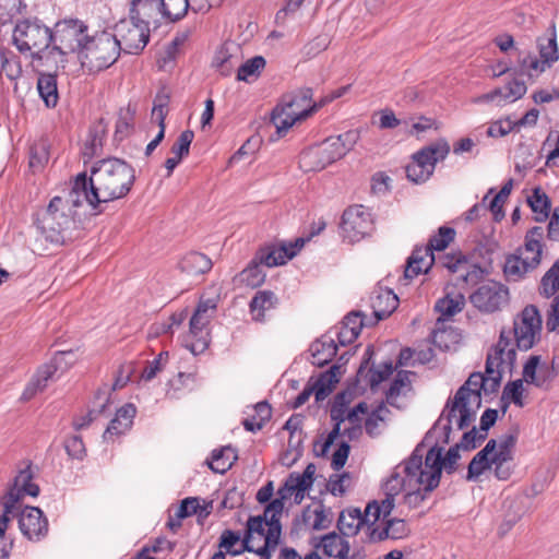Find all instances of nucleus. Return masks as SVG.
Returning <instances> with one entry per match:
<instances>
[{
    "label": "nucleus",
    "instance_id": "obj_1",
    "mask_svg": "<svg viewBox=\"0 0 559 559\" xmlns=\"http://www.w3.org/2000/svg\"><path fill=\"white\" fill-rule=\"evenodd\" d=\"M135 169L126 160L110 157L97 160L86 173L78 174L71 186L72 205L86 201L91 209L103 213L102 204L126 198L135 182Z\"/></svg>",
    "mask_w": 559,
    "mask_h": 559
},
{
    "label": "nucleus",
    "instance_id": "obj_2",
    "mask_svg": "<svg viewBox=\"0 0 559 559\" xmlns=\"http://www.w3.org/2000/svg\"><path fill=\"white\" fill-rule=\"evenodd\" d=\"M442 452L443 448L436 444L427 452L425 461H423V443H419L411 456L396 467V469L402 467L407 479L414 480V484L419 486L416 490L407 493L408 504L417 506L426 499L427 493L439 486L443 467Z\"/></svg>",
    "mask_w": 559,
    "mask_h": 559
},
{
    "label": "nucleus",
    "instance_id": "obj_3",
    "mask_svg": "<svg viewBox=\"0 0 559 559\" xmlns=\"http://www.w3.org/2000/svg\"><path fill=\"white\" fill-rule=\"evenodd\" d=\"M481 386H484V374L474 372L459 388L453 400H448L437 421L440 424L443 419L447 420L442 427L444 443L449 442L452 432V418L456 413H459L456 425L460 430L467 428L475 420L476 412L481 405Z\"/></svg>",
    "mask_w": 559,
    "mask_h": 559
},
{
    "label": "nucleus",
    "instance_id": "obj_4",
    "mask_svg": "<svg viewBox=\"0 0 559 559\" xmlns=\"http://www.w3.org/2000/svg\"><path fill=\"white\" fill-rule=\"evenodd\" d=\"M34 223L40 235L51 243L63 245L80 235V221L61 197H53L45 210L37 212Z\"/></svg>",
    "mask_w": 559,
    "mask_h": 559
},
{
    "label": "nucleus",
    "instance_id": "obj_5",
    "mask_svg": "<svg viewBox=\"0 0 559 559\" xmlns=\"http://www.w3.org/2000/svg\"><path fill=\"white\" fill-rule=\"evenodd\" d=\"M542 331V316L535 305H527L514 318L513 326L502 329L499 341L492 348L516 349L527 352L539 341Z\"/></svg>",
    "mask_w": 559,
    "mask_h": 559
},
{
    "label": "nucleus",
    "instance_id": "obj_6",
    "mask_svg": "<svg viewBox=\"0 0 559 559\" xmlns=\"http://www.w3.org/2000/svg\"><path fill=\"white\" fill-rule=\"evenodd\" d=\"M121 51L122 46L117 35L107 31L97 32L93 36L88 35L80 60L91 71L99 72L111 67Z\"/></svg>",
    "mask_w": 559,
    "mask_h": 559
},
{
    "label": "nucleus",
    "instance_id": "obj_7",
    "mask_svg": "<svg viewBox=\"0 0 559 559\" xmlns=\"http://www.w3.org/2000/svg\"><path fill=\"white\" fill-rule=\"evenodd\" d=\"M455 234L454 228L441 226L426 246H416L407 259L404 278L411 281L421 273H427L435 263L433 251L444 250L454 240Z\"/></svg>",
    "mask_w": 559,
    "mask_h": 559
},
{
    "label": "nucleus",
    "instance_id": "obj_8",
    "mask_svg": "<svg viewBox=\"0 0 559 559\" xmlns=\"http://www.w3.org/2000/svg\"><path fill=\"white\" fill-rule=\"evenodd\" d=\"M12 44L21 55L31 58L44 45L51 44L50 27L38 17L19 19L12 31Z\"/></svg>",
    "mask_w": 559,
    "mask_h": 559
},
{
    "label": "nucleus",
    "instance_id": "obj_9",
    "mask_svg": "<svg viewBox=\"0 0 559 559\" xmlns=\"http://www.w3.org/2000/svg\"><path fill=\"white\" fill-rule=\"evenodd\" d=\"M450 150L448 141L439 139L415 152L405 167L407 179L416 185L426 182L433 175L437 163L444 160Z\"/></svg>",
    "mask_w": 559,
    "mask_h": 559
},
{
    "label": "nucleus",
    "instance_id": "obj_10",
    "mask_svg": "<svg viewBox=\"0 0 559 559\" xmlns=\"http://www.w3.org/2000/svg\"><path fill=\"white\" fill-rule=\"evenodd\" d=\"M316 466L309 463L301 474L292 473L284 481L283 486L277 490L278 497L270 500L264 509V514L270 513L282 515L284 510V501L292 495H295V502L300 503L305 498V492L312 487L314 481Z\"/></svg>",
    "mask_w": 559,
    "mask_h": 559
},
{
    "label": "nucleus",
    "instance_id": "obj_11",
    "mask_svg": "<svg viewBox=\"0 0 559 559\" xmlns=\"http://www.w3.org/2000/svg\"><path fill=\"white\" fill-rule=\"evenodd\" d=\"M87 25L78 19L58 21L51 32V44L58 46L68 56L76 53L79 59L87 41Z\"/></svg>",
    "mask_w": 559,
    "mask_h": 559
},
{
    "label": "nucleus",
    "instance_id": "obj_12",
    "mask_svg": "<svg viewBox=\"0 0 559 559\" xmlns=\"http://www.w3.org/2000/svg\"><path fill=\"white\" fill-rule=\"evenodd\" d=\"M342 157L343 148L338 141L330 136L320 144L305 150L299 156V164L305 171H319Z\"/></svg>",
    "mask_w": 559,
    "mask_h": 559
},
{
    "label": "nucleus",
    "instance_id": "obj_13",
    "mask_svg": "<svg viewBox=\"0 0 559 559\" xmlns=\"http://www.w3.org/2000/svg\"><path fill=\"white\" fill-rule=\"evenodd\" d=\"M516 361V354L513 349L491 348L487 354L485 374H484V386L481 391L486 395L493 394L500 388L502 379V366H507L512 369Z\"/></svg>",
    "mask_w": 559,
    "mask_h": 559
},
{
    "label": "nucleus",
    "instance_id": "obj_14",
    "mask_svg": "<svg viewBox=\"0 0 559 559\" xmlns=\"http://www.w3.org/2000/svg\"><path fill=\"white\" fill-rule=\"evenodd\" d=\"M469 301L480 312L493 313L508 304L509 289L501 283L490 281L471 294Z\"/></svg>",
    "mask_w": 559,
    "mask_h": 559
},
{
    "label": "nucleus",
    "instance_id": "obj_15",
    "mask_svg": "<svg viewBox=\"0 0 559 559\" xmlns=\"http://www.w3.org/2000/svg\"><path fill=\"white\" fill-rule=\"evenodd\" d=\"M150 28L129 19H121L115 25V33L126 53L136 55L141 52L150 40Z\"/></svg>",
    "mask_w": 559,
    "mask_h": 559
},
{
    "label": "nucleus",
    "instance_id": "obj_16",
    "mask_svg": "<svg viewBox=\"0 0 559 559\" xmlns=\"http://www.w3.org/2000/svg\"><path fill=\"white\" fill-rule=\"evenodd\" d=\"M341 228L344 238L357 242L371 233V215L362 205L349 206L342 215Z\"/></svg>",
    "mask_w": 559,
    "mask_h": 559
},
{
    "label": "nucleus",
    "instance_id": "obj_17",
    "mask_svg": "<svg viewBox=\"0 0 559 559\" xmlns=\"http://www.w3.org/2000/svg\"><path fill=\"white\" fill-rule=\"evenodd\" d=\"M523 380L537 389L548 391L558 376L555 358L551 362L542 360L539 355H531L523 366Z\"/></svg>",
    "mask_w": 559,
    "mask_h": 559
},
{
    "label": "nucleus",
    "instance_id": "obj_18",
    "mask_svg": "<svg viewBox=\"0 0 559 559\" xmlns=\"http://www.w3.org/2000/svg\"><path fill=\"white\" fill-rule=\"evenodd\" d=\"M19 527L21 533L32 542L44 539L49 532L48 519L37 507H25L19 510Z\"/></svg>",
    "mask_w": 559,
    "mask_h": 559
},
{
    "label": "nucleus",
    "instance_id": "obj_19",
    "mask_svg": "<svg viewBox=\"0 0 559 559\" xmlns=\"http://www.w3.org/2000/svg\"><path fill=\"white\" fill-rule=\"evenodd\" d=\"M34 477L33 463L31 461H24L19 466L17 474L14 476L3 496L17 503H20L25 496L37 497L40 489L37 484L33 483Z\"/></svg>",
    "mask_w": 559,
    "mask_h": 559
},
{
    "label": "nucleus",
    "instance_id": "obj_20",
    "mask_svg": "<svg viewBox=\"0 0 559 559\" xmlns=\"http://www.w3.org/2000/svg\"><path fill=\"white\" fill-rule=\"evenodd\" d=\"M67 63L68 55L55 44L44 45V48L32 53L31 57V64L36 73L38 71H46V73H56L58 75L59 70H63Z\"/></svg>",
    "mask_w": 559,
    "mask_h": 559
},
{
    "label": "nucleus",
    "instance_id": "obj_21",
    "mask_svg": "<svg viewBox=\"0 0 559 559\" xmlns=\"http://www.w3.org/2000/svg\"><path fill=\"white\" fill-rule=\"evenodd\" d=\"M374 348L373 345H368L365 349L361 362L357 370L356 377L357 381H366V383L374 389L382 381L386 380L393 373V364L392 361L383 362L380 368L370 367L369 365L373 358Z\"/></svg>",
    "mask_w": 559,
    "mask_h": 559
},
{
    "label": "nucleus",
    "instance_id": "obj_22",
    "mask_svg": "<svg viewBox=\"0 0 559 559\" xmlns=\"http://www.w3.org/2000/svg\"><path fill=\"white\" fill-rule=\"evenodd\" d=\"M542 260V255L535 252H524V247L506 258L503 272L511 281L521 280L527 272L535 270Z\"/></svg>",
    "mask_w": 559,
    "mask_h": 559
},
{
    "label": "nucleus",
    "instance_id": "obj_23",
    "mask_svg": "<svg viewBox=\"0 0 559 559\" xmlns=\"http://www.w3.org/2000/svg\"><path fill=\"white\" fill-rule=\"evenodd\" d=\"M129 16L147 28L152 24L155 27L159 26L162 19L159 0H131Z\"/></svg>",
    "mask_w": 559,
    "mask_h": 559
},
{
    "label": "nucleus",
    "instance_id": "obj_24",
    "mask_svg": "<svg viewBox=\"0 0 559 559\" xmlns=\"http://www.w3.org/2000/svg\"><path fill=\"white\" fill-rule=\"evenodd\" d=\"M411 530L407 523L402 519H388L383 527L373 526V523L368 524L367 542L380 543L385 539H401L407 537Z\"/></svg>",
    "mask_w": 559,
    "mask_h": 559
},
{
    "label": "nucleus",
    "instance_id": "obj_25",
    "mask_svg": "<svg viewBox=\"0 0 559 559\" xmlns=\"http://www.w3.org/2000/svg\"><path fill=\"white\" fill-rule=\"evenodd\" d=\"M441 264L453 274L460 273L457 280L466 284L475 282L481 273L480 267L469 263L468 259L462 253L443 255Z\"/></svg>",
    "mask_w": 559,
    "mask_h": 559
},
{
    "label": "nucleus",
    "instance_id": "obj_26",
    "mask_svg": "<svg viewBox=\"0 0 559 559\" xmlns=\"http://www.w3.org/2000/svg\"><path fill=\"white\" fill-rule=\"evenodd\" d=\"M313 114V108L292 110L282 103L277 105L271 115V121L276 127L278 135H284L297 121L305 120Z\"/></svg>",
    "mask_w": 559,
    "mask_h": 559
},
{
    "label": "nucleus",
    "instance_id": "obj_27",
    "mask_svg": "<svg viewBox=\"0 0 559 559\" xmlns=\"http://www.w3.org/2000/svg\"><path fill=\"white\" fill-rule=\"evenodd\" d=\"M370 305L373 314L372 323L377 324L395 311L399 307V298L391 289H380L372 293Z\"/></svg>",
    "mask_w": 559,
    "mask_h": 559
},
{
    "label": "nucleus",
    "instance_id": "obj_28",
    "mask_svg": "<svg viewBox=\"0 0 559 559\" xmlns=\"http://www.w3.org/2000/svg\"><path fill=\"white\" fill-rule=\"evenodd\" d=\"M368 524L370 522L366 511L362 513L359 508L354 507L343 510L337 520V528L343 536H355L364 525L368 526Z\"/></svg>",
    "mask_w": 559,
    "mask_h": 559
},
{
    "label": "nucleus",
    "instance_id": "obj_29",
    "mask_svg": "<svg viewBox=\"0 0 559 559\" xmlns=\"http://www.w3.org/2000/svg\"><path fill=\"white\" fill-rule=\"evenodd\" d=\"M66 352L58 353L55 358L41 366L32 381L28 383L26 389L24 390L22 397L24 400H28L32 396H34L38 391H43L47 386L48 380H50L53 374L56 373L58 369V362L64 356Z\"/></svg>",
    "mask_w": 559,
    "mask_h": 559
},
{
    "label": "nucleus",
    "instance_id": "obj_30",
    "mask_svg": "<svg viewBox=\"0 0 559 559\" xmlns=\"http://www.w3.org/2000/svg\"><path fill=\"white\" fill-rule=\"evenodd\" d=\"M309 350L312 357V365L323 367L336 355L337 344L334 342V336L326 332L310 345Z\"/></svg>",
    "mask_w": 559,
    "mask_h": 559
},
{
    "label": "nucleus",
    "instance_id": "obj_31",
    "mask_svg": "<svg viewBox=\"0 0 559 559\" xmlns=\"http://www.w3.org/2000/svg\"><path fill=\"white\" fill-rule=\"evenodd\" d=\"M57 78L56 73H46V71L37 73V91L47 108H55L59 102Z\"/></svg>",
    "mask_w": 559,
    "mask_h": 559
},
{
    "label": "nucleus",
    "instance_id": "obj_32",
    "mask_svg": "<svg viewBox=\"0 0 559 559\" xmlns=\"http://www.w3.org/2000/svg\"><path fill=\"white\" fill-rule=\"evenodd\" d=\"M497 448V440L490 439L472 459L467 466L466 480L475 481L487 469L491 468L490 456Z\"/></svg>",
    "mask_w": 559,
    "mask_h": 559
},
{
    "label": "nucleus",
    "instance_id": "obj_33",
    "mask_svg": "<svg viewBox=\"0 0 559 559\" xmlns=\"http://www.w3.org/2000/svg\"><path fill=\"white\" fill-rule=\"evenodd\" d=\"M255 261L267 267L285 264L289 260L286 249L280 242L267 243L261 247L254 254Z\"/></svg>",
    "mask_w": 559,
    "mask_h": 559
},
{
    "label": "nucleus",
    "instance_id": "obj_34",
    "mask_svg": "<svg viewBox=\"0 0 559 559\" xmlns=\"http://www.w3.org/2000/svg\"><path fill=\"white\" fill-rule=\"evenodd\" d=\"M318 547L322 548V551L326 557L338 559H346L350 550L348 540L344 539L335 532L324 535Z\"/></svg>",
    "mask_w": 559,
    "mask_h": 559
},
{
    "label": "nucleus",
    "instance_id": "obj_35",
    "mask_svg": "<svg viewBox=\"0 0 559 559\" xmlns=\"http://www.w3.org/2000/svg\"><path fill=\"white\" fill-rule=\"evenodd\" d=\"M109 400V394L106 391L98 390L95 394L93 407L85 415L74 419L73 426L75 430L88 427L93 420L105 414Z\"/></svg>",
    "mask_w": 559,
    "mask_h": 559
},
{
    "label": "nucleus",
    "instance_id": "obj_36",
    "mask_svg": "<svg viewBox=\"0 0 559 559\" xmlns=\"http://www.w3.org/2000/svg\"><path fill=\"white\" fill-rule=\"evenodd\" d=\"M212 265L207 255L197 251L187 253L179 262L180 270L190 275L204 274L212 269Z\"/></svg>",
    "mask_w": 559,
    "mask_h": 559
},
{
    "label": "nucleus",
    "instance_id": "obj_37",
    "mask_svg": "<svg viewBox=\"0 0 559 559\" xmlns=\"http://www.w3.org/2000/svg\"><path fill=\"white\" fill-rule=\"evenodd\" d=\"M237 459V450L230 445H226L221 449L213 450L211 461L207 463L209 467L214 473L224 474L233 467Z\"/></svg>",
    "mask_w": 559,
    "mask_h": 559
},
{
    "label": "nucleus",
    "instance_id": "obj_38",
    "mask_svg": "<svg viewBox=\"0 0 559 559\" xmlns=\"http://www.w3.org/2000/svg\"><path fill=\"white\" fill-rule=\"evenodd\" d=\"M527 204L535 214L536 222H545L551 214V201L540 187L533 189L527 197Z\"/></svg>",
    "mask_w": 559,
    "mask_h": 559
},
{
    "label": "nucleus",
    "instance_id": "obj_39",
    "mask_svg": "<svg viewBox=\"0 0 559 559\" xmlns=\"http://www.w3.org/2000/svg\"><path fill=\"white\" fill-rule=\"evenodd\" d=\"M192 0H159L162 20L176 23L182 20L189 10L192 11Z\"/></svg>",
    "mask_w": 559,
    "mask_h": 559
},
{
    "label": "nucleus",
    "instance_id": "obj_40",
    "mask_svg": "<svg viewBox=\"0 0 559 559\" xmlns=\"http://www.w3.org/2000/svg\"><path fill=\"white\" fill-rule=\"evenodd\" d=\"M198 497H188L181 500L174 514H169L166 523L167 527L177 533L181 526V521L186 518L192 516L197 513Z\"/></svg>",
    "mask_w": 559,
    "mask_h": 559
},
{
    "label": "nucleus",
    "instance_id": "obj_41",
    "mask_svg": "<svg viewBox=\"0 0 559 559\" xmlns=\"http://www.w3.org/2000/svg\"><path fill=\"white\" fill-rule=\"evenodd\" d=\"M272 409L267 402H259L253 406V414L242 420V426L247 431H260L271 419Z\"/></svg>",
    "mask_w": 559,
    "mask_h": 559
},
{
    "label": "nucleus",
    "instance_id": "obj_42",
    "mask_svg": "<svg viewBox=\"0 0 559 559\" xmlns=\"http://www.w3.org/2000/svg\"><path fill=\"white\" fill-rule=\"evenodd\" d=\"M276 302L275 294L271 290H260L249 304L250 313L254 321L262 322L266 310L274 308Z\"/></svg>",
    "mask_w": 559,
    "mask_h": 559
},
{
    "label": "nucleus",
    "instance_id": "obj_43",
    "mask_svg": "<svg viewBox=\"0 0 559 559\" xmlns=\"http://www.w3.org/2000/svg\"><path fill=\"white\" fill-rule=\"evenodd\" d=\"M313 91L310 87H302L283 98L282 104L292 110H301L313 108V112L318 109V105L312 102Z\"/></svg>",
    "mask_w": 559,
    "mask_h": 559
},
{
    "label": "nucleus",
    "instance_id": "obj_44",
    "mask_svg": "<svg viewBox=\"0 0 559 559\" xmlns=\"http://www.w3.org/2000/svg\"><path fill=\"white\" fill-rule=\"evenodd\" d=\"M136 108L128 104L126 108H120L116 121L115 140H124L134 128Z\"/></svg>",
    "mask_w": 559,
    "mask_h": 559
},
{
    "label": "nucleus",
    "instance_id": "obj_45",
    "mask_svg": "<svg viewBox=\"0 0 559 559\" xmlns=\"http://www.w3.org/2000/svg\"><path fill=\"white\" fill-rule=\"evenodd\" d=\"M524 382H525V380H523V377H522L521 379L510 381L504 385L502 395H501V402L503 403V405H502L503 412L507 411V408L511 402L514 405H516L518 407L524 406V401H523V392H524L523 383Z\"/></svg>",
    "mask_w": 559,
    "mask_h": 559
},
{
    "label": "nucleus",
    "instance_id": "obj_46",
    "mask_svg": "<svg viewBox=\"0 0 559 559\" xmlns=\"http://www.w3.org/2000/svg\"><path fill=\"white\" fill-rule=\"evenodd\" d=\"M465 305L464 295L457 293L455 295L447 294L443 298H440L435 306V309L442 316L450 318L461 312Z\"/></svg>",
    "mask_w": 559,
    "mask_h": 559
},
{
    "label": "nucleus",
    "instance_id": "obj_47",
    "mask_svg": "<svg viewBox=\"0 0 559 559\" xmlns=\"http://www.w3.org/2000/svg\"><path fill=\"white\" fill-rule=\"evenodd\" d=\"M1 71L11 81L19 79L22 75L21 58L11 50L0 51Z\"/></svg>",
    "mask_w": 559,
    "mask_h": 559
},
{
    "label": "nucleus",
    "instance_id": "obj_48",
    "mask_svg": "<svg viewBox=\"0 0 559 559\" xmlns=\"http://www.w3.org/2000/svg\"><path fill=\"white\" fill-rule=\"evenodd\" d=\"M312 394H314L317 401H322L329 395V389L323 388L321 381H314L312 384L309 382L290 403V408H299L309 400Z\"/></svg>",
    "mask_w": 559,
    "mask_h": 559
},
{
    "label": "nucleus",
    "instance_id": "obj_49",
    "mask_svg": "<svg viewBox=\"0 0 559 559\" xmlns=\"http://www.w3.org/2000/svg\"><path fill=\"white\" fill-rule=\"evenodd\" d=\"M559 290V259L544 274L540 281L539 294L546 298L555 296Z\"/></svg>",
    "mask_w": 559,
    "mask_h": 559
},
{
    "label": "nucleus",
    "instance_id": "obj_50",
    "mask_svg": "<svg viewBox=\"0 0 559 559\" xmlns=\"http://www.w3.org/2000/svg\"><path fill=\"white\" fill-rule=\"evenodd\" d=\"M105 132L106 127L103 126V119H100L98 124L91 128L88 131V136L84 147V155L92 157L100 153Z\"/></svg>",
    "mask_w": 559,
    "mask_h": 559
},
{
    "label": "nucleus",
    "instance_id": "obj_51",
    "mask_svg": "<svg viewBox=\"0 0 559 559\" xmlns=\"http://www.w3.org/2000/svg\"><path fill=\"white\" fill-rule=\"evenodd\" d=\"M394 501L395 497H393V495L386 493L385 499H383L381 503L373 500L367 504L366 513L369 515V518H372L370 523H373V526H376V522L380 519L381 514L383 515L384 520L391 514L394 508Z\"/></svg>",
    "mask_w": 559,
    "mask_h": 559
},
{
    "label": "nucleus",
    "instance_id": "obj_52",
    "mask_svg": "<svg viewBox=\"0 0 559 559\" xmlns=\"http://www.w3.org/2000/svg\"><path fill=\"white\" fill-rule=\"evenodd\" d=\"M266 64L262 56H255L243 62L237 71V80L249 82L250 78H258Z\"/></svg>",
    "mask_w": 559,
    "mask_h": 559
},
{
    "label": "nucleus",
    "instance_id": "obj_53",
    "mask_svg": "<svg viewBox=\"0 0 559 559\" xmlns=\"http://www.w3.org/2000/svg\"><path fill=\"white\" fill-rule=\"evenodd\" d=\"M261 266L262 264L255 261L253 257L248 266L240 273L241 281L251 288L262 285L265 280V273Z\"/></svg>",
    "mask_w": 559,
    "mask_h": 559
},
{
    "label": "nucleus",
    "instance_id": "obj_54",
    "mask_svg": "<svg viewBox=\"0 0 559 559\" xmlns=\"http://www.w3.org/2000/svg\"><path fill=\"white\" fill-rule=\"evenodd\" d=\"M513 187V180L509 179L500 189V191L491 199L488 210L492 213L495 221L499 222L503 218V203L510 195Z\"/></svg>",
    "mask_w": 559,
    "mask_h": 559
},
{
    "label": "nucleus",
    "instance_id": "obj_55",
    "mask_svg": "<svg viewBox=\"0 0 559 559\" xmlns=\"http://www.w3.org/2000/svg\"><path fill=\"white\" fill-rule=\"evenodd\" d=\"M49 152L44 142L34 143L29 147L28 166L33 173L40 171L48 163Z\"/></svg>",
    "mask_w": 559,
    "mask_h": 559
},
{
    "label": "nucleus",
    "instance_id": "obj_56",
    "mask_svg": "<svg viewBox=\"0 0 559 559\" xmlns=\"http://www.w3.org/2000/svg\"><path fill=\"white\" fill-rule=\"evenodd\" d=\"M539 55L543 63L549 67L551 63L559 59V51L555 32L550 37L538 39Z\"/></svg>",
    "mask_w": 559,
    "mask_h": 559
},
{
    "label": "nucleus",
    "instance_id": "obj_57",
    "mask_svg": "<svg viewBox=\"0 0 559 559\" xmlns=\"http://www.w3.org/2000/svg\"><path fill=\"white\" fill-rule=\"evenodd\" d=\"M518 436V428H514L513 431L508 435H503L499 442H497V448L491 454L498 455V459L500 457V460L506 457L513 460V449L516 444Z\"/></svg>",
    "mask_w": 559,
    "mask_h": 559
},
{
    "label": "nucleus",
    "instance_id": "obj_58",
    "mask_svg": "<svg viewBox=\"0 0 559 559\" xmlns=\"http://www.w3.org/2000/svg\"><path fill=\"white\" fill-rule=\"evenodd\" d=\"M240 533L233 530H224L218 540V551L224 550L230 556H239Z\"/></svg>",
    "mask_w": 559,
    "mask_h": 559
},
{
    "label": "nucleus",
    "instance_id": "obj_59",
    "mask_svg": "<svg viewBox=\"0 0 559 559\" xmlns=\"http://www.w3.org/2000/svg\"><path fill=\"white\" fill-rule=\"evenodd\" d=\"M189 38V32H179L175 35L171 41L166 46L163 56L159 59V62H163V66H166L169 62L175 61L179 49Z\"/></svg>",
    "mask_w": 559,
    "mask_h": 559
},
{
    "label": "nucleus",
    "instance_id": "obj_60",
    "mask_svg": "<svg viewBox=\"0 0 559 559\" xmlns=\"http://www.w3.org/2000/svg\"><path fill=\"white\" fill-rule=\"evenodd\" d=\"M544 238V228L540 226H534L527 230L524 239V252H535L542 255Z\"/></svg>",
    "mask_w": 559,
    "mask_h": 559
},
{
    "label": "nucleus",
    "instance_id": "obj_61",
    "mask_svg": "<svg viewBox=\"0 0 559 559\" xmlns=\"http://www.w3.org/2000/svg\"><path fill=\"white\" fill-rule=\"evenodd\" d=\"M328 334H331L334 336V342L341 345L346 346L348 344H352L354 341L357 340L359 336L358 333V325H355V328L347 329L342 323L338 326H333L328 331Z\"/></svg>",
    "mask_w": 559,
    "mask_h": 559
},
{
    "label": "nucleus",
    "instance_id": "obj_62",
    "mask_svg": "<svg viewBox=\"0 0 559 559\" xmlns=\"http://www.w3.org/2000/svg\"><path fill=\"white\" fill-rule=\"evenodd\" d=\"M3 512L0 515V539L4 538L5 531L8 528L11 516L19 518V510L21 504L12 501L9 498L2 497Z\"/></svg>",
    "mask_w": 559,
    "mask_h": 559
},
{
    "label": "nucleus",
    "instance_id": "obj_63",
    "mask_svg": "<svg viewBox=\"0 0 559 559\" xmlns=\"http://www.w3.org/2000/svg\"><path fill=\"white\" fill-rule=\"evenodd\" d=\"M348 401L345 393H338L330 408V416L334 424L342 425L347 420Z\"/></svg>",
    "mask_w": 559,
    "mask_h": 559
},
{
    "label": "nucleus",
    "instance_id": "obj_64",
    "mask_svg": "<svg viewBox=\"0 0 559 559\" xmlns=\"http://www.w3.org/2000/svg\"><path fill=\"white\" fill-rule=\"evenodd\" d=\"M194 139V133L192 130L182 131L177 138L176 142L171 146V154L179 158L180 160L189 155L190 145Z\"/></svg>",
    "mask_w": 559,
    "mask_h": 559
}]
</instances>
